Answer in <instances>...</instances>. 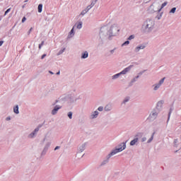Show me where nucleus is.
<instances>
[{
  "mask_svg": "<svg viewBox=\"0 0 181 181\" xmlns=\"http://www.w3.org/2000/svg\"><path fill=\"white\" fill-rule=\"evenodd\" d=\"M119 32V27L117 24H113L110 27L104 25L100 28V39H111L114 36H117Z\"/></svg>",
  "mask_w": 181,
  "mask_h": 181,
  "instance_id": "1",
  "label": "nucleus"
},
{
  "mask_svg": "<svg viewBox=\"0 0 181 181\" xmlns=\"http://www.w3.org/2000/svg\"><path fill=\"white\" fill-rule=\"evenodd\" d=\"M146 32H152L153 28L155 27V21L148 18L143 25Z\"/></svg>",
  "mask_w": 181,
  "mask_h": 181,
  "instance_id": "2",
  "label": "nucleus"
},
{
  "mask_svg": "<svg viewBox=\"0 0 181 181\" xmlns=\"http://www.w3.org/2000/svg\"><path fill=\"white\" fill-rule=\"evenodd\" d=\"M128 141H126L125 142H122L119 144L115 149H113L110 153L114 155H117V153H119V152H122V151H124V149H127V143Z\"/></svg>",
  "mask_w": 181,
  "mask_h": 181,
  "instance_id": "3",
  "label": "nucleus"
},
{
  "mask_svg": "<svg viewBox=\"0 0 181 181\" xmlns=\"http://www.w3.org/2000/svg\"><path fill=\"white\" fill-rule=\"evenodd\" d=\"M131 69H132V65H130L128 67L125 68L124 70H122L119 73L112 76V80H117V78H119L121 76L125 75L127 74V73H129V71H131Z\"/></svg>",
  "mask_w": 181,
  "mask_h": 181,
  "instance_id": "4",
  "label": "nucleus"
},
{
  "mask_svg": "<svg viewBox=\"0 0 181 181\" xmlns=\"http://www.w3.org/2000/svg\"><path fill=\"white\" fill-rule=\"evenodd\" d=\"M144 136V133L138 132L135 136L134 139L130 141V146H134V145H138L139 139Z\"/></svg>",
  "mask_w": 181,
  "mask_h": 181,
  "instance_id": "5",
  "label": "nucleus"
},
{
  "mask_svg": "<svg viewBox=\"0 0 181 181\" xmlns=\"http://www.w3.org/2000/svg\"><path fill=\"white\" fill-rule=\"evenodd\" d=\"M42 127V124H39L34 130L30 134H28V138L29 139H33L34 138H36L37 136V132H39L40 129Z\"/></svg>",
  "mask_w": 181,
  "mask_h": 181,
  "instance_id": "6",
  "label": "nucleus"
},
{
  "mask_svg": "<svg viewBox=\"0 0 181 181\" xmlns=\"http://www.w3.org/2000/svg\"><path fill=\"white\" fill-rule=\"evenodd\" d=\"M66 100L69 104H73V103H76L78 100V98L74 93H71L66 96Z\"/></svg>",
  "mask_w": 181,
  "mask_h": 181,
  "instance_id": "7",
  "label": "nucleus"
},
{
  "mask_svg": "<svg viewBox=\"0 0 181 181\" xmlns=\"http://www.w3.org/2000/svg\"><path fill=\"white\" fill-rule=\"evenodd\" d=\"M159 112H160L158 109L153 110L149 115L148 119H150V121H155V119L158 118V115H159Z\"/></svg>",
  "mask_w": 181,
  "mask_h": 181,
  "instance_id": "8",
  "label": "nucleus"
},
{
  "mask_svg": "<svg viewBox=\"0 0 181 181\" xmlns=\"http://www.w3.org/2000/svg\"><path fill=\"white\" fill-rule=\"evenodd\" d=\"M163 83H165V78H161L158 83L153 85V91H158Z\"/></svg>",
  "mask_w": 181,
  "mask_h": 181,
  "instance_id": "9",
  "label": "nucleus"
},
{
  "mask_svg": "<svg viewBox=\"0 0 181 181\" xmlns=\"http://www.w3.org/2000/svg\"><path fill=\"white\" fill-rule=\"evenodd\" d=\"M146 47V44L145 43L140 44L134 48V53H139L141 50H144V49H145Z\"/></svg>",
  "mask_w": 181,
  "mask_h": 181,
  "instance_id": "10",
  "label": "nucleus"
},
{
  "mask_svg": "<svg viewBox=\"0 0 181 181\" xmlns=\"http://www.w3.org/2000/svg\"><path fill=\"white\" fill-rule=\"evenodd\" d=\"M111 156H114L110 152L107 156H106V158L101 162L100 166H105V165H107V163L110 162V159L111 158Z\"/></svg>",
  "mask_w": 181,
  "mask_h": 181,
  "instance_id": "11",
  "label": "nucleus"
},
{
  "mask_svg": "<svg viewBox=\"0 0 181 181\" xmlns=\"http://www.w3.org/2000/svg\"><path fill=\"white\" fill-rule=\"evenodd\" d=\"M51 145H52V142L47 141L44 146V148L42 150L41 155L42 156L46 155V153L47 152V151H49V148H50Z\"/></svg>",
  "mask_w": 181,
  "mask_h": 181,
  "instance_id": "12",
  "label": "nucleus"
},
{
  "mask_svg": "<svg viewBox=\"0 0 181 181\" xmlns=\"http://www.w3.org/2000/svg\"><path fill=\"white\" fill-rule=\"evenodd\" d=\"M62 105H56L54 109L51 111L52 115H56L59 112V110H62Z\"/></svg>",
  "mask_w": 181,
  "mask_h": 181,
  "instance_id": "13",
  "label": "nucleus"
},
{
  "mask_svg": "<svg viewBox=\"0 0 181 181\" xmlns=\"http://www.w3.org/2000/svg\"><path fill=\"white\" fill-rule=\"evenodd\" d=\"M164 103L165 102L163 100L158 101L156 104L155 110H158L160 112V110H162V107H163Z\"/></svg>",
  "mask_w": 181,
  "mask_h": 181,
  "instance_id": "14",
  "label": "nucleus"
},
{
  "mask_svg": "<svg viewBox=\"0 0 181 181\" xmlns=\"http://www.w3.org/2000/svg\"><path fill=\"white\" fill-rule=\"evenodd\" d=\"M100 115V112H98L97 110L92 112L90 115L89 116L90 119H95V118H98V115Z\"/></svg>",
  "mask_w": 181,
  "mask_h": 181,
  "instance_id": "15",
  "label": "nucleus"
},
{
  "mask_svg": "<svg viewBox=\"0 0 181 181\" xmlns=\"http://www.w3.org/2000/svg\"><path fill=\"white\" fill-rule=\"evenodd\" d=\"M104 110L106 112H108L112 110V105L107 104L105 106Z\"/></svg>",
  "mask_w": 181,
  "mask_h": 181,
  "instance_id": "16",
  "label": "nucleus"
},
{
  "mask_svg": "<svg viewBox=\"0 0 181 181\" xmlns=\"http://www.w3.org/2000/svg\"><path fill=\"white\" fill-rule=\"evenodd\" d=\"M88 57V51H83L81 53V59H87Z\"/></svg>",
  "mask_w": 181,
  "mask_h": 181,
  "instance_id": "17",
  "label": "nucleus"
},
{
  "mask_svg": "<svg viewBox=\"0 0 181 181\" xmlns=\"http://www.w3.org/2000/svg\"><path fill=\"white\" fill-rule=\"evenodd\" d=\"M139 78V75L136 76V77L133 78L130 83H129V86H133L134 83H136V81H137V80Z\"/></svg>",
  "mask_w": 181,
  "mask_h": 181,
  "instance_id": "18",
  "label": "nucleus"
},
{
  "mask_svg": "<svg viewBox=\"0 0 181 181\" xmlns=\"http://www.w3.org/2000/svg\"><path fill=\"white\" fill-rule=\"evenodd\" d=\"M74 36V27H73L71 31L69 32L67 38L71 39V37H73Z\"/></svg>",
  "mask_w": 181,
  "mask_h": 181,
  "instance_id": "19",
  "label": "nucleus"
},
{
  "mask_svg": "<svg viewBox=\"0 0 181 181\" xmlns=\"http://www.w3.org/2000/svg\"><path fill=\"white\" fill-rule=\"evenodd\" d=\"M13 113L17 115L19 114V106L18 105L13 107Z\"/></svg>",
  "mask_w": 181,
  "mask_h": 181,
  "instance_id": "20",
  "label": "nucleus"
},
{
  "mask_svg": "<svg viewBox=\"0 0 181 181\" xmlns=\"http://www.w3.org/2000/svg\"><path fill=\"white\" fill-rule=\"evenodd\" d=\"M85 150H86V144H83L79 147V152H84Z\"/></svg>",
  "mask_w": 181,
  "mask_h": 181,
  "instance_id": "21",
  "label": "nucleus"
},
{
  "mask_svg": "<svg viewBox=\"0 0 181 181\" xmlns=\"http://www.w3.org/2000/svg\"><path fill=\"white\" fill-rule=\"evenodd\" d=\"M129 100H131V98H129V96H127L126 98H124V99L123 100L122 104H127V103H128L129 101Z\"/></svg>",
  "mask_w": 181,
  "mask_h": 181,
  "instance_id": "22",
  "label": "nucleus"
},
{
  "mask_svg": "<svg viewBox=\"0 0 181 181\" xmlns=\"http://www.w3.org/2000/svg\"><path fill=\"white\" fill-rule=\"evenodd\" d=\"M65 50H66V47L62 48L61 50L58 52V53L57 54V56H60V54H63Z\"/></svg>",
  "mask_w": 181,
  "mask_h": 181,
  "instance_id": "23",
  "label": "nucleus"
},
{
  "mask_svg": "<svg viewBox=\"0 0 181 181\" xmlns=\"http://www.w3.org/2000/svg\"><path fill=\"white\" fill-rule=\"evenodd\" d=\"M155 136V132L152 134L150 139L147 141V144H151V142H152V141H153V136Z\"/></svg>",
  "mask_w": 181,
  "mask_h": 181,
  "instance_id": "24",
  "label": "nucleus"
},
{
  "mask_svg": "<svg viewBox=\"0 0 181 181\" xmlns=\"http://www.w3.org/2000/svg\"><path fill=\"white\" fill-rule=\"evenodd\" d=\"M42 9H43V4H40L38 5V12L39 13H42Z\"/></svg>",
  "mask_w": 181,
  "mask_h": 181,
  "instance_id": "25",
  "label": "nucleus"
},
{
  "mask_svg": "<svg viewBox=\"0 0 181 181\" xmlns=\"http://www.w3.org/2000/svg\"><path fill=\"white\" fill-rule=\"evenodd\" d=\"M178 142H179V140L177 139H174L173 144L175 148H177V146H179V144H177Z\"/></svg>",
  "mask_w": 181,
  "mask_h": 181,
  "instance_id": "26",
  "label": "nucleus"
},
{
  "mask_svg": "<svg viewBox=\"0 0 181 181\" xmlns=\"http://www.w3.org/2000/svg\"><path fill=\"white\" fill-rule=\"evenodd\" d=\"M77 29H81L83 28V22L80 21L77 25H76Z\"/></svg>",
  "mask_w": 181,
  "mask_h": 181,
  "instance_id": "27",
  "label": "nucleus"
},
{
  "mask_svg": "<svg viewBox=\"0 0 181 181\" xmlns=\"http://www.w3.org/2000/svg\"><path fill=\"white\" fill-rule=\"evenodd\" d=\"M167 5H168V2L165 1V2L163 3L161 5L160 9L158 10V12H160V11L163 9V8H165V6H166Z\"/></svg>",
  "mask_w": 181,
  "mask_h": 181,
  "instance_id": "28",
  "label": "nucleus"
},
{
  "mask_svg": "<svg viewBox=\"0 0 181 181\" xmlns=\"http://www.w3.org/2000/svg\"><path fill=\"white\" fill-rule=\"evenodd\" d=\"M172 114V108L170 109V112L168 113V118L167 120V123L169 122V120L170 119V115Z\"/></svg>",
  "mask_w": 181,
  "mask_h": 181,
  "instance_id": "29",
  "label": "nucleus"
},
{
  "mask_svg": "<svg viewBox=\"0 0 181 181\" xmlns=\"http://www.w3.org/2000/svg\"><path fill=\"white\" fill-rule=\"evenodd\" d=\"M68 117H69V119H71L73 118V112H69Z\"/></svg>",
  "mask_w": 181,
  "mask_h": 181,
  "instance_id": "30",
  "label": "nucleus"
},
{
  "mask_svg": "<svg viewBox=\"0 0 181 181\" xmlns=\"http://www.w3.org/2000/svg\"><path fill=\"white\" fill-rule=\"evenodd\" d=\"M87 12H88V10L84 9L81 11V15H82V16H84V15H86Z\"/></svg>",
  "mask_w": 181,
  "mask_h": 181,
  "instance_id": "31",
  "label": "nucleus"
},
{
  "mask_svg": "<svg viewBox=\"0 0 181 181\" xmlns=\"http://www.w3.org/2000/svg\"><path fill=\"white\" fill-rule=\"evenodd\" d=\"M98 111H100V112H102V111H104V107L103 106H99L98 107Z\"/></svg>",
  "mask_w": 181,
  "mask_h": 181,
  "instance_id": "32",
  "label": "nucleus"
},
{
  "mask_svg": "<svg viewBox=\"0 0 181 181\" xmlns=\"http://www.w3.org/2000/svg\"><path fill=\"white\" fill-rule=\"evenodd\" d=\"M176 12V7H173L170 11V13H175Z\"/></svg>",
  "mask_w": 181,
  "mask_h": 181,
  "instance_id": "33",
  "label": "nucleus"
},
{
  "mask_svg": "<svg viewBox=\"0 0 181 181\" xmlns=\"http://www.w3.org/2000/svg\"><path fill=\"white\" fill-rule=\"evenodd\" d=\"M128 45H129V40L124 42L122 45V47H124V46H128Z\"/></svg>",
  "mask_w": 181,
  "mask_h": 181,
  "instance_id": "34",
  "label": "nucleus"
},
{
  "mask_svg": "<svg viewBox=\"0 0 181 181\" xmlns=\"http://www.w3.org/2000/svg\"><path fill=\"white\" fill-rule=\"evenodd\" d=\"M43 45H45V41H42V42L39 45L38 49L40 50V49H42V46H43Z\"/></svg>",
  "mask_w": 181,
  "mask_h": 181,
  "instance_id": "35",
  "label": "nucleus"
},
{
  "mask_svg": "<svg viewBox=\"0 0 181 181\" xmlns=\"http://www.w3.org/2000/svg\"><path fill=\"white\" fill-rule=\"evenodd\" d=\"M132 39H135V35H132L128 37V40H132Z\"/></svg>",
  "mask_w": 181,
  "mask_h": 181,
  "instance_id": "36",
  "label": "nucleus"
},
{
  "mask_svg": "<svg viewBox=\"0 0 181 181\" xmlns=\"http://www.w3.org/2000/svg\"><path fill=\"white\" fill-rule=\"evenodd\" d=\"M9 12H11V8L7 9L6 11H5V13H4V16H6V15H8V13H9Z\"/></svg>",
  "mask_w": 181,
  "mask_h": 181,
  "instance_id": "37",
  "label": "nucleus"
},
{
  "mask_svg": "<svg viewBox=\"0 0 181 181\" xmlns=\"http://www.w3.org/2000/svg\"><path fill=\"white\" fill-rule=\"evenodd\" d=\"M115 49H116V48H114L113 49H111V50L110 51V54H114V53H115Z\"/></svg>",
  "mask_w": 181,
  "mask_h": 181,
  "instance_id": "38",
  "label": "nucleus"
},
{
  "mask_svg": "<svg viewBox=\"0 0 181 181\" xmlns=\"http://www.w3.org/2000/svg\"><path fill=\"white\" fill-rule=\"evenodd\" d=\"M146 137H141V142H146Z\"/></svg>",
  "mask_w": 181,
  "mask_h": 181,
  "instance_id": "39",
  "label": "nucleus"
},
{
  "mask_svg": "<svg viewBox=\"0 0 181 181\" xmlns=\"http://www.w3.org/2000/svg\"><path fill=\"white\" fill-rule=\"evenodd\" d=\"M91 8H93V7H91L90 6H88L86 7V8H85V10L88 11H88H90V9H91Z\"/></svg>",
  "mask_w": 181,
  "mask_h": 181,
  "instance_id": "40",
  "label": "nucleus"
},
{
  "mask_svg": "<svg viewBox=\"0 0 181 181\" xmlns=\"http://www.w3.org/2000/svg\"><path fill=\"white\" fill-rule=\"evenodd\" d=\"M94 5H95V1H92L90 5H89V6H90L91 8H93V6H94Z\"/></svg>",
  "mask_w": 181,
  "mask_h": 181,
  "instance_id": "41",
  "label": "nucleus"
},
{
  "mask_svg": "<svg viewBox=\"0 0 181 181\" xmlns=\"http://www.w3.org/2000/svg\"><path fill=\"white\" fill-rule=\"evenodd\" d=\"M144 71H146V70H144V71L139 72V76H142L144 74Z\"/></svg>",
  "mask_w": 181,
  "mask_h": 181,
  "instance_id": "42",
  "label": "nucleus"
},
{
  "mask_svg": "<svg viewBox=\"0 0 181 181\" xmlns=\"http://www.w3.org/2000/svg\"><path fill=\"white\" fill-rule=\"evenodd\" d=\"M160 18H162V13H160V15L157 16V18L159 21L160 19Z\"/></svg>",
  "mask_w": 181,
  "mask_h": 181,
  "instance_id": "43",
  "label": "nucleus"
},
{
  "mask_svg": "<svg viewBox=\"0 0 181 181\" xmlns=\"http://www.w3.org/2000/svg\"><path fill=\"white\" fill-rule=\"evenodd\" d=\"M46 56H47L46 54H42L41 57V59L43 60V59H45V57H46Z\"/></svg>",
  "mask_w": 181,
  "mask_h": 181,
  "instance_id": "44",
  "label": "nucleus"
},
{
  "mask_svg": "<svg viewBox=\"0 0 181 181\" xmlns=\"http://www.w3.org/2000/svg\"><path fill=\"white\" fill-rule=\"evenodd\" d=\"M6 121H11V116L7 117Z\"/></svg>",
  "mask_w": 181,
  "mask_h": 181,
  "instance_id": "45",
  "label": "nucleus"
},
{
  "mask_svg": "<svg viewBox=\"0 0 181 181\" xmlns=\"http://www.w3.org/2000/svg\"><path fill=\"white\" fill-rule=\"evenodd\" d=\"M33 28H31L29 30H28V35H30L32 30H33Z\"/></svg>",
  "mask_w": 181,
  "mask_h": 181,
  "instance_id": "46",
  "label": "nucleus"
},
{
  "mask_svg": "<svg viewBox=\"0 0 181 181\" xmlns=\"http://www.w3.org/2000/svg\"><path fill=\"white\" fill-rule=\"evenodd\" d=\"M25 21H26V18H25V17H23V18H22V23H23Z\"/></svg>",
  "mask_w": 181,
  "mask_h": 181,
  "instance_id": "47",
  "label": "nucleus"
},
{
  "mask_svg": "<svg viewBox=\"0 0 181 181\" xmlns=\"http://www.w3.org/2000/svg\"><path fill=\"white\" fill-rule=\"evenodd\" d=\"M60 148V146H57L54 148V151H57V149H59Z\"/></svg>",
  "mask_w": 181,
  "mask_h": 181,
  "instance_id": "48",
  "label": "nucleus"
},
{
  "mask_svg": "<svg viewBox=\"0 0 181 181\" xmlns=\"http://www.w3.org/2000/svg\"><path fill=\"white\" fill-rule=\"evenodd\" d=\"M57 103H59V100H55V102L52 104V105H54L55 104H57Z\"/></svg>",
  "mask_w": 181,
  "mask_h": 181,
  "instance_id": "49",
  "label": "nucleus"
},
{
  "mask_svg": "<svg viewBox=\"0 0 181 181\" xmlns=\"http://www.w3.org/2000/svg\"><path fill=\"white\" fill-rule=\"evenodd\" d=\"M4 45V41H0V46H2Z\"/></svg>",
  "mask_w": 181,
  "mask_h": 181,
  "instance_id": "50",
  "label": "nucleus"
},
{
  "mask_svg": "<svg viewBox=\"0 0 181 181\" xmlns=\"http://www.w3.org/2000/svg\"><path fill=\"white\" fill-rule=\"evenodd\" d=\"M49 74H54V73H53L52 71H49Z\"/></svg>",
  "mask_w": 181,
  "mask_h": 181,
  "instance_id": "51",
  "label": "nucleus"
},
{
  "mask_svg": "<svg viewBox=\"0 0 181 181\" xmlns=\"http://www.w3.org/2000/svg\"><path fill=\"white\" fill-rule=\"evenodd\" d=\"M59 74H60V71H59L57 73V75L59 76Z\"/></svg>",
  "mask_w": 181,
  "mask_h": 181,
  "instance_id": "52",
  "label": "nucleus"
},
{
  "mask_svg": "<svg viewBox=\"0 0 181 181\" xmlns=\"http://www.w3.org/2000/svg\"><path fill=\"white\" fill-rule=\"evenodd\" d=\"M45 141H46V136H45V138L43 139V142H45Z\"/></svg>",
  "mask_w": 181,
  "mask_h": 181,
  "instance_id": "53",
  "label": "nucleus"
},
{
  "mask_svg": "<svg viewBox=\"0 0 181 181\" xmlns=\"http://www.w3.org/2000/svg\"><path fill=\"white\" fill-rule=\"evenodd\" d=\"M153 6V5L152 4V5L150 6V8H152Z\"/></svg>",
  "mask_w": 181,
  "mask_h": 181,
  "instance_id": "54",
  "label": "nucleus"
},
{
  "mask_svg": "<svg viewBox=\"0 0 181 181\" xmlns=\"http://www.w3.org/2000/svg\"><path fill=\"white\" fill-rule=\"evenodd\" d=\"M97 1H98V0H95V4H97Z\"/></svg>",
  "mask_w": 181,
  "mask_h": 181,
  "instance_id": "55",
  "label": "nucleus"
},
{
  "mask_svg": "<svg viewBox=\"0 0 181 181\" xmlns=\"http://www.w3.org/2000/svg\"><path fill=\"white\" fill-rule=\"evenodd\" d=\"M28 0H25L24 2H28Z\"/></svg>",
  "mask_w": 181,
  "mask_h": 181,
  "instance_id": "56",
  "label": "nucleus"
}]
</instances>
